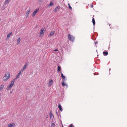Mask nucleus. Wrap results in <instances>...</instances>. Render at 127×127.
I'll use <instances>...</instances> for the list:
<instances>
[{
  "mask_svg": "<svg viewBox=\"0 0 127 127\" xmlns=\"http://www.w3.org/2000/svg\"><path fill=\"white\" fill-rule=\"evenodd\" d=\"M10 75L9 72H6L3 78V81H6L10 78Z\"/></svg>",
  "mask_w": 127,
  "mask_h": 127,
  "instance_id": "1",
  "label": "nucleus"
},
{
  "mask_svg": "<svg viewBox=\"0 0 127 127\" xmlns=\"http://www.w3.org/2000/svg\"><path fill=\"white\" fill-rule=\"evenodd\" d=\"M68 38L70 40L73 42L74 41L75 37L74 36L69 34L68 35Z\"/></svg>",
  "mask_w": 127,
  "mask_h": 127,
  "instance_id": "2",
  "label": "nucleus"
},
{
  "mask_svg": "<svg viewBox=\"0 0 127 127\" xmlns=\"http://www.w3.org/2000/svg\"><path fill=\"white\" fill-rule=\"evenodd\" d=\"M15 79L13 80L12 81L11 83L9 85V86H7V87H12L14 84Z\"/></svg>",
  "mask_w": 127,
  "mask_h": 127,
  "instance_id": "3",
  "label": "nucleus"
},
{
  "mask_svg": "<svg viewBox=\"0 0 127 127\" xmlns=\"http://www.w3.org/2000/svg\"><path fill=\"white\" fill-rule=\"evenodd\" d=\"M39 10V8H37L35 9L32 13V16L33 17H34L37 12Z\"/></svg>",
  "mask_w": 127,
  "mask_h": 127,
  "instance_id": "4",
  "label": "nucleus"
},
{
  "mask_svg": "<svg viewBox=\"0 0 127 127\" xmlns=\"http://www.w3.org/2000/svg\"><path fill=\"white\" fill-rule=\"evenodd\" d=\"M61 77L62 78L63 80L64 81H66V77L64 75L63 73L62 72L61 73Z\"/></svg>",
  "mask_w": 127,
  "mask_h": 127,
  "instance_id": "5",
  "label": "nucleus"
},
{
  "mask_svg": "<svg viewBox=\"0 0 127 127\" xmlns=\"http://www.w3.org/2000/svg\"><path fill=\"white\" fill-rule=\"evenodd\" d=\"M44 31V29L43 28L40 31V36H42L43 35Z\"/></svg>",
  "mask_w": 127,
  "mask_h": 127,
  "instance_id": "6",
  "label": "nucleus"
},
{
  "mask_svg": "<svg viewBox=\"0 0 127 127\" xmlns=\"http://www.w3.org/2000/svg\"><path fill=\"white\" fill-rule=\"evenodd\" d=\"M53 82V80L52 79L50 80L48 83V86L50 87L52 85Z\"/></svg>",
  "mask_w": 127,
  "mask_h": 127,
  "instance_id": "7",
  "label": "nucleus"
},
{
  "mask_svg": "<svg viewBox=\"0 0 127 127\" xmlns=\"http://www.w3.org/2000/svg\"><path fill=\"white\" fill-rule=\"evenodd\" d=\"M15 125V123H10L7 126L8 127H14Z\"/></svg>",
  "mask_w": 127,
  "mask_h": 127,
  "instance_id": "8",
  "label": "nucleus"
},
{
  "mask_svg": "<svg viewBox=\"0 0 127 127\" xmlns=\"http://www.w3.org/2000/svg\"><path fill=\"white\" fill-rule=\"evenodd\" d=\"M27 65V63H25V64L24 65L23 68L21 70V71L23 72L24 70L26 69V67Z\"/></svg>",
  "mask_w": 127,
  "mask_h": 127,
  "instance_id": "9",
  "label": "nucleus"
},
{
  "mask_svg": "<svg viewBox=\"0 0 127 127\" xmlns=\"http://www.w3.org/2000/svg\"><path fill=\"white\" fill-rule=\"evenodd\" d=\"M21 73V71H19V73L17 74L15 78V79H16L18 78L20 76V75Z\"/></svg>",
  "mask_w": 127,
  "mask_h": 127,
  "instance_id": "10",
  "label": "nucleus"
},
{
  "mask_svg": "<svg viewBox=\"0 0 127 127\" xmlns=\"http://www.w3.org/2000/svg\"><path fill=\"white\" fill-rule=\"evenodd\" d=\"M52 111H51L50 112L49 114L50 116V118L51 119H53L54 118V116L52 114Z\"/></svg>",
  "mask_w": 127,
  "mask_h": 127,
  "instance_id": "11",
  "label": "nucleus"
},
{
  "mask_svg": "<svg viewBox=\"0 0 127 127\" xmlns=\"http://www.w3.org/2000/svg\"><path fill=\"white\" fill-rule=\"evenodd\" d=\"M30 11L31 10L30 9H29V10H27V12L26 14V18H27L30 12Z\"/></svg>",
  "mask_w": 127,
  "mask_h": 127,
  "instance_id": "12",
  "label": "nucleus"
},
{
  "mask_svg": "<svg viewBox=\"0 0 127 127\" xmlns=\"http://www.w3.org/2000/svg\"><path fill=\"white\" fill-rule=\"evenodd\" d=\"M58 107L59 109L61 110V112H62L63 111V109L62 107V106L60 104H59Z\"/></svg>",
  "mask_w": 127,
  "mask_h": 127,
  "instance_id": "13",
  "label": "nucleus"
},
{
  "mask_svg": "<svg viewBox=\"0 0 127 127\" xmlns=\"http://www.w3.org/2000/svg\"><path fill=\"white\" fill-rule=\"evenodd\" d=\"M62 85L64 87H68V86L66 85V83L65 82H63L62 83Z\"/></svg>",
  "mask_w": 127,
  "mask_h": 127,
  "instance_id": "14",
  "label": "nucleus"
},
{
  "mask_svg": "<svg viewBox=\"0 0 127 127\" xmlns=\"http://www.w3.org/2000/svg\"><path fill=\"white\" fill-rule=\"evenodd\" d=\"M108 53L107 51H104L103 52V54L104 56H106L108 55Z\"/></svg>",
  "mask_w": 127,
  "mask_h": 127,
  "instance_id": "15",
  "label": "nucleus"
},
{
  "mask_svg": "<svg viewBox=\"0 0 127 127\" xmlns=\"http://www.w3.org/2000/svg\"><path fill=\"white\" fill-rule=\"evenodd\" d=\"M12 33L11 32L9 34H7V37L6 39H9V38L10 36L11 35H12Z\"/></svg>",
  "mask_w": 127,
  "mask_h": 127,
  "instance_id": "16",
  "label": "nucleus"
},
{
  "mask_svg": "<svg viewBox=\"0 0 127 127\" xmlns=\"http://www.w3.org/2000/svg\"><path fill=\"white\" fill-rule=\"evenodd\" d=\"M10 0H6L4 2V4H8L10 1Z\"/></svg>",
  "mask_w": 127,
  "mask_h": 127,
  "instance_id": "17",
  "label": "nucleus"
},
{
  "mask_svg": "<svg viewBox=\"0 0 127 127\" xmlns=\"http://www.w3.org/2000/svg\"><path fill=\"white\" fill-rule=\"evenodd\" d=\"M21 40L20 39V38H18L17 40V45L18 44Z\"/></svg>",
  "mask_w": 127,
  "mask_h": 127,
  "instance_id": "18",
  "label": "nucleus"
},
{
  "mask_svg": "<svg viewBox=\"0 0 127 127\" xmlns=\"http://www.w3.org/2000/svg\"><path fill=\"white\" fill-rule=\"evenodd\" d=\"M55 33L54 31H53L52 32H51L50 33V36H52Z\"/></svg>",
  "mask_w": 127,
  "mask_h": 127,
  "instance_id": "19",
  "label": "nucleus"
},
{
  "mask_svg": "<svg viewBox=\"0 0 127 127\" xmlns=\"http://www.w3.org/2000/svg\"><path fill=\"white\" fill-rule=\"evenodd\" d=\"M92 22L93 25L94 26V25L95 24V23L94 18H93L92 19Z\"/></svg>",
  "mask_w": 127,
  "mask_h": 127,
  "instance_id": "20",
  "label": "nucleus"
},
{
  "mask_svg": "<svg viewBox=\"0 0 127 127\" xmlns=\"http://www.w3.org/2000/svg\"><path fill=\"white\" fill-rule=\"evenodd\" d=\"M61 69V68L60 66H58V69L57 71L58 72H59L60 71Z\"/></svg>",
  "mask_w": 127,
  "mask_h": 127,
  "instance_id": "21",
  "label": "nucleus"
},
{
  "mask_svg": "<svg viewBox=\"0 0 127 127\" xmlns=\"http://www.w3.org/2000/svg\"><path fill=\"white\" fill-rule=\"evenodd\" d=\"M53 2L52 1L50 3V4L49 5H48V6H51L53 5Z\"/></svg>",
  "mask_w": 127,
  "mask_h": 127,
  "instance_id": "22",
  "label": "nucleus"
},
{
  "mask_svg": "<svg viewBox=\"0 0 127 127\" xmlns=\"http://www.w3.org/2000/svg\"><path fill=\"white\" fill-rule=\"evenodd\" d=\"M57 9L56 8L54 10V11L55 12H57Z\"/></svg>",
  "mask_w": 127,
  "mask_h": 127,
  "instance_id": "23",
  "label": "nucleus"
},
{
  "mask_svg": "<svg viewBox=\"0 0 127 127\" xmlns=\"http://www.w3.org/2000/svg\"><path fill=\"white\" fill-rule=\"evenodd\" d=\"M55 125L54 123H53L52 124L51 126V127H54Z\"/></svg>",
  "mask_w": 127,
  "mask_h": 127,
  "instance_id": "24",
  "label": "nucleus"
},
{
  "mask_svg": "<svg viewBox=\"0 0 127 127\" xmlns=\"http://www.w3.org/2000/svg\"><path fill=\"white\" fill-rule=\"evenodd\" d=\"M68 7L70 9H72V7L70 5V4L69 3H68Z\"/></svg>",
  "mask_w": 127,
  "mask_h": 127,
  "instance_id": "25",
  "label": "nucleus"
},
{
  "mask_svg": "<svg viewBox=\"0 0 127 127\" xmlns=\"http://www.w3.org/2000/svg\"><path fill=\"white\" fill-rule=\"evenodd\" d=\"M58 51V50L57 49H55V50H54L53 51H55V52L57 51Z\"/></svg>",
  "mask_w": 127,
  "mask_h": 127,
  "instance_id": "26",
  "label": "nucleus"
},
{
  "mask_svg": "<svg viewBox=\"0 0 127 127\" xmlns=\"http://www.w3.org/2000/svg\"><path fill=\"white\" fill-rule=\"evenodd\" d=\"M56 8L57 9H60V7L59 6H57Z\"/></svg>",
  "mask_w": 127,
  "mask_h": 127,
  "instance_id": "27",
  "label": "nucleus"
},
{
  "mask_svg": "<svg viewBox=\"0 0 127 127\" xmlns=\"http://www.w3.org/2000/svg\"><path fill=\"white\" fill-rule=\"evenodd\" d=\"M73 125V124H71V125H70L69 126V127H73V126H72Z\"/></svg>",
  "mask_w": 127,
  "mask_h": 127,
  "instance_id": "28",
  "label": "nucleus"
},
{
  "mask_svg": "<svg viewBox=\"0 0 127 127\" xmlns=\"http://www.w3.org/2000/svg\"><path fill=\"white\" fill-rule=\"evenodd\" d=\"M4 87V86L3 85H0V87Z\"/></svg>",
  "mask_w": 127,
  "mask_h": 127,
  "instance_id": "29",
  "label": "nucleus"
},
{
  "mask_svg": "<svg viewBox=\"0 0 127 127\" xmlns=\"http://www.w3.org/2000/svg\"><path fill=\"white\" fill-rule=\"evenodd\" d=\"M98 43V42L97 41H96L95 42V44H97Z\"/></svg>",
  "mask_w": 127,
  "mask_h": 127,
  "instance_id": "30",
  "label": "nucleus"
},
{
  "mask_svg": "<svg viewBox=\"0 0 127 127\" xmlns=\"http://www.w3.org/2000/svg\"><path fill=\"white\" fill-rule=\"evenodd\" d=\"M42 1V0H39V2H41Z\"/></svg>",
  "mask_w": 127,
  "mask_h": 127,
  "instance_id": "31",
  "label": "nucleus"
},
{
  "mask_svg": "<svg viewBox=\"0 0 127 127\" xmlns=\"http://www.w3.org/2000/svg\"><path fill=\"white\" fill-rule=\"evenodd\" d=\"M94 75H96V74H95V73H94ZM98 73H97V74L96 75H98Z\"/></svg>",
  "mask_w": 127,
  "mask_h": 127,
  "instance_id": "32",
  "label": "nucleus"
},
{
  "mask_svg": "<svg viewBox=\"0 0 127 127\" xmlns=\"http://www.w3.org/2000/svg\"><path fill=\"white\" fill-rule=\"evenodd\" d=\"M3 88H0V91L2 90L3 89Z\"/></svg>",
  "mask_w": 127,
  "mask_h": 127,
  "instance_id": "33",
  "label": "nucleus"
},
{
  "mask_svg": "<svg viewBox=\"0 0 127 127\" xmlns=\"http://www.w3.org/2000/svg\"><path fill=\"white\" fill-rule=\"evenodd\" d=\"M56 113L57 114V115H58V116H59V114H58V113H57V111H56Z\"/></svg>",
  "mask_w": 127,
  "mask_h": 127,
  "instance_id": "34",
  "label": "nucleus"
},
{
  "mask_svg": "<svg viewBox=\"0 0 127 127\" xmlns=\"http://www.w3.org/2000/svg\"><path fill=\"white\" fill-rule=\"evenodd\" d=\"M110 45V44H109V47L108 48V49H109L110 48V47L109 46Z\"/></svg>",
  "mask_w": 127,
  "mask_h": 127,
  "instance_id": "35",
  "label": "nucleus"
},
{
  "mask_svg": "<svg viewBox=\"0 0 127 127\" xmlns=\"http://www.w3.org/2000/svg\"><path fill=\"white\" fill-rule=\"evenodd\" d=\"M10 88H8V89H7V90H9V89H10Z\"/></svg>",
  "mask_w": 127,
  "mask_h": 127,
  "instance_id": "36",
  "label": "nucleus"
},
{
  "mask_svg": "<svg viewBox=\"0 0 127 127\" xmlns=\"http://www.w3.org/2000/svg\"><path fill=\"white\" fill-rule=\"evenodd\" d=\"M93 7V5H92V6H91V7Z\"/></svg>",
  "mask_w": 127,
  "mask_h": 127,
  "instance_id": "37",
  "label": "nucleus"
},
{
  "mask_svg": "<svg viewBox=\"0 0 127 127\" xmlns=\"http://www.w3.org/2000/svg\"><path fill=\"white\" fill-rule=\"evenodd\" d=\"M10 94H11V93H12V91H11V92H10Z\"/></svg>",
  "mask_w": 127,
  "mask_h": 127,
  "instance_id": "38",
  "label": "nucleus"
},
{
  "mask_svg": "<svg viewBox=\"0 0 127 127\" xmlns=\"http://www.w3.org/2000/svg\"><path fill=\"white\" fill-rule=\"evenodd\" d=\"M62 127H64L63 126V125H62Z\"/></svg>",
  "mask_w": 127,
  "mask_h": 127,
  "instance_id": "39",
  "label": "nucleus"
},
{
  "mask_svg": "<svg viewBox=\"0 0 127 127\" xmlns=\"http://www.w3.org/2000/svg\"><path fill=\"white\" fill-rule=\"evenodd\" d=\"M110 69H110H110H109V70H110Z\"/></svg>",
  "mask_w": 127,
  "mask_h": 127,
  "instance_id": "40",
  "label": "nucleus"
}]
</instances>
